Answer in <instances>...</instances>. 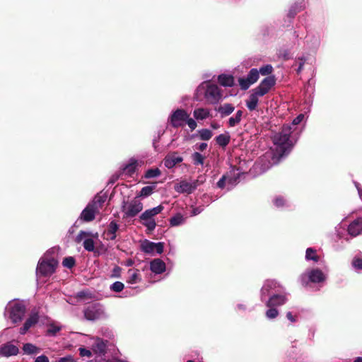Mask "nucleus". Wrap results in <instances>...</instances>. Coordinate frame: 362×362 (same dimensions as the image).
<instances>
[{"instance_id": "nucleus-1", "label": "nucleus", "mask_w": 362, "mask_h": 362, "mask_svg": "<svg viewBox=\"0 0 362 362\" xmlns=\"http://www.w3.org/2000/svg\"><path fill=\"white\" fill-rule=\"evenodd\" d=\"M304 117L303 114H300L293 119L291 124L283 126L281 132L273 136V147L261 156L255 163L256 168H259L262 173L267 171L273 165L277 164L281 158L289 153L293 146V143L290 139L291 133L294 132L293 127L300 124Z\"/></svg>"}, {"instance_id": "nucleus-2", "label": "nucleus", "mask_w": 362, "mask_h": 362, "mask_svg": "<svg viewBox=\"0 0 362 362\" xmlns=\"http://www.w3.org/2000/svg\"><path fill=\"white\" fill-rule=\"evenodd\" d=\"M197 94L202 97L206 103L216 105L223 99V91L219 86L206 81L199 84L197 88Z\"/></svg>"}, {"instance_id": "nucleus-3", "label": "nucleus", "mask_w": 362, "mask_h": 362, "mask_svg": "<svg viewBox=\"0 0 362 362\" xmlns=\"http://www.w3.org/2000/svg\"><path fill=\"white\" fill-rule=\"evenodd\" d=\"M105 201L106 196L99 194L95 195L93 200L90 201L82 211L80 218L84 222L93 221L96 214H99Z\"/></svg>"}, {"instance_id": "nucleus-4", "label": "nucleus", "mask_w": 362, "mask_h": 362, "mask_svg": "<svg viewBox=\"0 0 362 362\" xmlns=\"http://www.w3.org/2000/svg\"><path fill=\"white\" fill-rule=\"evenodd\" d=\"M25 310V305L23 301L11 300L6 306L4 316L13 323H18L23 320Z\"/></svg>"}, {"instance_id": "nucleus-5", "label": "nucleus", "mask_w": 362, "mask_h": 362, "mask_svg": "<svg viewBox=\"0 0 362 362\" xmlns=\"http://www.w3.org/2000/svg\"><path fill=\"white\" fill-rule=\"evenodd\" d=\"M57 265L58 262L55 258L49 257V253H46L38 262L36 274L37 276H49L54 273Z\"/></svg>"}, {"instance_id": "nucleus-6", "label": "nucleus", "mask_w": 362, "mask_h": 362, "mask_svg": "<svg viewBox=\"0 0 362 362\" xmlns=\"http://www.w3.org/2000/svg\"><path fill=\"white\" fill-rule=\"evenodd\" d=\"M143 209V204L139 197L132 199H124L122 204V211L124 218H133Z\"/></svg>"}, {"instance_id": "nucleus-7", "label": "nucleus", "mask_w": 362, "mask_h": 362, "mask_svg": "<svg viewBox=\"0 0 362 362\" xmlns=\"http://www.w3.org/2000/svg\"><path fill=\"white\" fill-rule=\"evenodd\" d=\"M325 279L326 275L317 268L307 269L299 278L300 284L304 286H308L310 284H320Z\"/></svg>"}, {"instance_id": "nucleus-8", "label": "nucleus", "mask_w": 362, "mask_h": 362, "mask_svg": "<svg viewBox=\"0 0 362 362\" xmlns=\"http://www.w3.org/2000/svg\"><path fill=\"white\" fill-rule=\"evenodd\" d=\"M283 288H284L274 280L265 281L261 288V300L264 302L267 297L269 298L272 294L282 291Z\"/></svg>"}, {"instance_id": "nucleus-9", "label": "nucleus", "mask_w": 362, "mask_h": 362, "mask_svg": "<svg viewBox=\"0 0 362 362\" xmlns=\"http://www.w3.org/2000/svg\"><path fill=\"white\" fill-rule=\"evenodd\" d=\"M189 113L184 109H177L172 112L168 117V122L174 128L183 127L185 120L187 119Z\"/></svg>"}, {"instance_id": "nucleus-10", "label": "nucleus", "mask_w": 362, "mask_h": 362, "mask_svg": "<svg viewBox=\"0 0 362 362\" xmlns=\"http://www.w3.org/2000/svg\"><path fill=\"white\" fill-rule=\"evenodd\" d=\"M84 317L88 320H97L105 316L104 308L100 304H93L84 310Z\"/></svg>"}, {"instance_id": "nucleus-11", "label": "nucleus", "mask_w": 362, "mask_h": 362, "mask_svg": "<svg viewBox=\"0 0 362 362\" xmlns=\"http://www.w3.org/2000/svg\"><path fill=\"white\" fill-rule=\"evenodd\" d=\"M276 83V78L274 76H269L264 78L258 86L254 88L252 90L256 93V95L260 97L264 96L269 92L272 88Z\"/></svg>"}, {"instance_id": "nucleus-12", "label": "nucleus", "mask_w": 362, "mask_h": 362, "mask_svg": "<svg viewBox=\"0 0 362 362\" xmlns=\"http://www.w3.org/2000/svg\"><path fill=\"white\" fill-rule=\"evenodd\" d=\"M164 244L163 243H153L148 240H145L141 244V250L146 254L154 255L161 254L163 252Z\"/></svg>"}, {"instance_id": "nucleus-13", "label": "nucleus", "mask_w": 362, "mask_h": 362, "mask_svg": "<svg viewBox=\"0 0 362 362\" xmlns=\"http://www.w3.org/2000/svg\"><path fill=\"white\" fill-rule=\"evenodd\" d=\"M89 235L90 233L81 230L75 238V241L77 243L83 241V245L85 250L88 252H93L95 249V243L92 238H88Z\"/></svg>"}, {"instance_id": "nucleus-14", "label": "nucleus", "mask_w": 362, "mask_h": 362, "mask_svg": "<svg viewBox=\"0 0 362 362\" xmlns=\"http://www.w3.org/2000/svg\"><path fill=\"white\" fill-rule=\"evenodd\" d=\"M287 298L283 289L282 291L272 294V296L267 300H265L264 302L267 307H275L282 305L285 304Z\"/></svg>"}, {"instance_id": "nucleus-15", "label": "nucleus", "mask_w": 362, "mask_h": 362, "mask_svg": "<svg viewBox=\"0 0 362 362\" xmlns=\"http://www.w3.org/2000/svg\"><path fill=\"white\" fill-rule=\"evenodd\" d=\"M197 180H182L175 185V190L178 193L191 194L197 187Z\"/></svg>"}, {"instance_id": "nucleus-16", "label": "nucleus", "mask_w": 362, "mask_h": 362, "mask_svg": "<svg viewBox=\"0 0 362 362\" xmlns=\"http://www.w3.org/2000/svg\"><path fill=\"white\" fill-rule=\"evenodd\" d=\"M18 352V347L13 344L11 342H7L0 346V356L8 358L16 356Z\"/></svg>"}, {"instance_id": "nucleus-17", "label": "nucleus", "mask_w": 362, "mask_h": 362, "mask_svg": "<svg viewBox=\"0 0 362 362\" xmlns=\"http://www.w3.org/2000/svg\"><path fill=\"white\" fill-rule=\"evenodd\" d=\"M183 158L177 152H173L168 154L164 159V165L168 168H174L177 164L182 162Z\"/></svg>"}, {"instance_id": "nucleus-18", "label": "nucleus", "mask_w": 362, "mask_h": 362, "mask_svg": "<svg viewBox=\"0 0 362 362\" xmlns=\"http://www.w3.org/2000/svg\"><path fill=\"white\" fill-rule=\"evenodd\" d=\"M39 316L38 314L35 312H32L29 315L28 318L26 320L23 327L20 329V333L21 334H25L27 331L29 330L30 328L33 327L38 322Z\"/></svg>"}, {"instance_id": "nucleus-19", "label": "nucleus", "mask_w": 362, "mask_h": 362, "mask_svg": "<svg viewBox=\"0 0 362 362\" xmlns=\"http://www.w3.org/2000/svg\"><path fill=\"white\" fill-rule=\"evenodd\" d=\"M348 233L352 237H356L362 232V218H358L353 221L348 226Z\"/></svg>"}, {"instance_id": "nucleus-20", "label": "nucleus", "mask_w": 362, "mask_h": 362, "mask_svg": "<svg viewBox=\"0 0 362 362\" xmlns=\"http://www.w3.org/2000/svg\"><path fill=\"white\" fill-rule=\"evenodd\" d=\"M165 264L160 259H154L150 262V269L153 273L156 274L163 273L165 271Z\"/></svg>"}, {"instance_id": "nucleus-21", "label": "nucleus", "mask_w": 362, "mask_h": 362, "mask_svg": "<svg viewBox=\"0 0 362 362\" xmlns=\"http://www.w3.org/2000/svg\"><path fill=\"white\" fill-rule=\"evenodd\" d=\"M217 80L218 83L223 87H233L235 85V79L231 74H220Z\"/></svg>"}, {"instance_id": "nucleus-22", "label": "nucleus", "mask_w": 362, "mask_h": 362, "mask_svg": "<svg viewBox=\"0 0 362 362\" xmlns=\"http://www.w3.org/2000/svg\"><path fill=\"white\" fill-rule=\"evenodd\" d=\"M193 116L197 120H204L211 116V110L205 107L196 108L193 111Z\"/></svg>"}, {"instance_id": "nucleus-23", "label": "nucleus", "mask_w": 362, "mask_h": 362, "mask_svg": "<svg viewBox=\"0 0 362 362\" xmlns=\"http://www.w3.org/2000/svg\"><path fill=\"white\" fill-rule=\"evenodd\" d=\"M163 209V206L158 205L152 209L146 210L141 214L139 218H154V217L158 214L161 213Z\"/></svg>"}, {"instance_id": "nucleus-24", "label": "nucleus", "mask_w": 362, "mask_h": 362, "mask_svg": "<svg viewBox=\"0 0 362 362\" xmlns=\"http://www.w3.org/2000/svg\"><path fill=\"white\" fill-rule=\"evenodd\" d=\"M137 168V160L135 158H130L127 164L122 168V171L127 175H132Z\"/></svg>"}, {"instance_id": "nucleus-25", "label": "nucleus", "mask_w": 362, "mask_h": 362, "mask_svg": "<svg viewBox=\"0 0 362 362\" xmlns=\"http://www.w3.org/2000/svg\"><path fill=\"white\" fill-rule=\"evenodd\" d=\"M127 282L130 284H135L141 281L140 272L138 269H130L128 270Z\"/></svg>"}, {"instance_id": "nucleus-26", "label": "nucleus", "mask_w": 362, "mask_h": 362, "mask_svg": "<svg viewBox=\"0 0 362 362\" xmlns=\"http://www.w3.org/2000/svg\"><path fill=\"white\" fill-rule=\"evenodd\" d=\"M259 95H256V93L252 90V93L250 95L248 99L245 102L246 107L249 109V110L253 111L256 110L259 103Z\"/></svg>"}, {"instance_id": "nucleus-27", "label": "nucleus", "mask_w": 362, "mask_h": 362, "mask_svg": "<svg viewBox=\"0 0 362 362\" xmlns=\"http://www.w3.org/2000/svg\"><path fill=\"white\" fill-rule=\"evenodd\" d=\"M235 110V107L230 103H224L220 105L217 110L220 116L223 118L231 115Z\"/></svg>"}, {"instance_id": "nucleus-28", "label": "nucleus", "mask_w": 362, "mask_h": 362, "mask_svg": "<svg viewBox=\"0 0 362 362\" xmlns=\"http://www.w3.org/2000/svg\"><path fill=\"white\" fill-rule=\"evenodd\" d=\"M118 229V224L115 221H111L108 226L107 230L105 232L106 238L114 240L116 238V233Z\"/></svg>"}, {"instance_id": "nucleus-29", "label": "nucleus", "mask_w": 362, "mask_h": 362, "mask_svg": "<svg viewBox=\"0 0 362 362\" xmlns=\"http://www.w3.org/2000/svg\"><path fill=\"white\" fill-rule=\"evenodd\" d=\"M93 351L99 355L105 354L106 351V341L98 338L93 345Z\"/></svg>"}, {"instance_id": "nucleus-30", "label": "nucleus", "mask_w": 362, "mask_h": 362, "mask_svg": "<svg viewBox=\"0 0 362 362\" xmlns=\"http://www.w3.org/2000/svg\"><path fill=\"white\" fill-rule=\"evenodd\" d=\"M243 112L240 110H238L235 115L231 116L228 120V125L229 127H234L238 125L243 117Z\"/></svg>"}, {"instance_id": "nucleus-31", "label": "nucleus", "mask_w": 362, "mask_h": 362, "mask_svg": "<svg viewBox=\"0 0 362 362\" xmlns=\"http://www.w3.org/2000/svg\"><path fill=\"white\" fill-rule=\"evenodd\" d=\"M305 259L307 262H317L320 260V256L317 253V250L313 247L306 249Z\"/></svg>"}, {"instance_id": "nucleus-32", "label": "nucleus", "mask_w": 362, "mask_h": 362, "mask_svg": "<svg viewBox=\"0 0 362 362\" xmlns=\"http://www.w3.org/2000/svg\"><path fill=\"white\" fill-rule=\"evenodd\" d=\"M230 141V136L228 132L221 134L216 137V144L223 148L226 147L229 144Z\"/></svg>"}, {"instance_id": "nucleus-33", "label": "nucleus", "mask_w": 362, "mask_h": 362, "mask_svg": "<svg viewBox=\"0 0 362 362\" xmlns=\"http://www.w3.org/2000/svg\"><path fill=\"white\" fill-rule=\"evenodd\" d=\"M40 349L31 343L23 344V351L24 354L35 355L40 352Z\"/></svg>"}, {"instance_id": "nucleus-34", "label": "nucleus", "mask_w": 362, "mask_h": 362, "mask_svg": "<svg viewBox=\"0 0 362 362\" xmlns=\"http://www.w3.org/2000/svg\"><path fill=\"white\" fill-rule=\"evenodd\" d=\"M273 204L277 208H285L290 206L289 202L283 196L278 195L273 199Z\"/></svg>"}, {"instance_id": "nucleus-35", "label": "nucleus", "mask_w": 362, "mask_h": 362, "mask_svg": "<svg viewBox=\"0 0 362 362\" xmlns=\"http://www.w3.org/2000/svg\"><path fill=\"white\" fill-rule=\"evenodd\" d=\"M170 225L172 227H176L185 223V218L181 214H177L169 220Z\"/></svg>"}, {"instance_id": "nucleus-36", "label": "nucleus", "mask_w": 362, "mask_h": 362, "mask_svg": "<svg viewBox=\"0 0 362 362\" xmlns=\"http://www.w3.org/2000/svg\"><path fill=\"white\" fill-rule=\"evenodd\" d=\"M140 220L148 231L151 232L155 230L156 223L154 218H140Z\"/></svg>"}, {"instance_id": "nucleus-37", "label": "nucleus", "mask_w": 362, "mask_h": 362, "mask_svg": "<svg viewBox=\"0 0 362 362\" xmlns=\"http://www.w3.org/2000/svg\"><path fill=\"white\" fill-rule=\"evenodd\" d=\"M230 174L233 173V176H230V175L226 176L228 190H230V189H232V187L237 184L238 180L239 178V173L235 174L234 170L230 171Z\"/></svg>"}, {"instance_id": "nucleus-38", "label": "nucleus", "mask_w": 362, "mask_h": 362, "mask_svg": "<svg viewBox=\"0 0 362 362\" xmlns=\"http://www.w3.org/2000/svg\"><path fill=\"white\" fill-rule=\"evenodd\" d=\"M191 158L194 165H203L204 163L205 156L199 152L193 153Z\"/></svg>"}, {"instance_id": "nucleus-39", "label": "nucleus", "mask_w": 362, "mask_h": 362, "mask_svg": "<svg viewBox=\"0 0 362 362\" xmlns=\"http://www.w3.org/2000/svg\"><path fill=\"white\" fill-rule=\"evenodd\" d=\"M154 189V185L144 187L136 197H139V199L141 197H148L153 193Z\"/></svg>"}, {"instance_id": "nucleus-40", "label": "nucleus", "mask_w": 362, "mask_h": 362, "mask_svg": "<svg viewBox=\"0 0 362 362\" xmlns=\"http://www.w3.org/2000/svg\"><path fill=\"white\" fill-rule=\"evenodd\" d=\"M246 77L247 78V81L254 84L259 79V71H258V69L253 68L250 69Z\"/></svg>"}, {"instance_id": "nucleus-41", "label": "nucleus", "mask_w": 362, "mask_h": 362, "mask_svg": "<svg viewBox=\"0 0 362 362\" xmlns=\"http://www.w3.org/2000/svg\"><path fill=\"white\" fill-rule=\"evenodd\" d=\"M351 265L356 272H360L362 271V257L359 256L354 257Z\"/></svg>"}, {"instance_id": "nucleus-42", "label": "nucleus", "mask_w": 362, "mask_h": 362, "mask_svg": "<svg viewBox=\"0 0 362 362\" xmlns=\"http://www.w3.org/2000/svg\"><path fill=\"white\" fill-rule=\"evenodd\" d=\"M198 133L200 139L204 141H208L213 136V132L208 129H202Z\"/></svg>"}, {"instance_id": "nucleus-43", "label": "nucleus", "mask_w": 362, "mask_h": 362, "mask_svg": "<svg viewBox=\"0 0 362 362\" xmlns=\"http://www.w3.org/2000/svg\"><path fill=\"white\" fill-rule=\"evenodd\" d=\"M160 173V170L158 168H151L146 171L144 177L146 179L157 177Z\"/></svg>"}, {"instance_id": "nucleus-44", "label": "nucleus", "mask_w": 362, "mask_h": 362, "mask_svg": "<svg viewBox=\"0 0 362 362\" xmlns=\"http://www.w3.org/2000/svg\"><path fill=\"white\" fill-rule=\"evenodd\" d=\"M60 330H61L60 326L55 325V324H50V325H49V326L47 327V334L49 336H54Z\"/></svg>"}, {"instance_id": "nucleus-45", "label": "nucleus", "mask_w": 362, "mask_h": 362, "mask_svg": "<svg viewBox=\"0 0 362 362\" xmlns=\"http://www.w3.org/2000/svg\"><path fill=\"white\" fill-rule=\"evenodd\" d=\"M258 71H259V74L262 76H267L272 73L273 67L271 64H266L260 67Z\"/></svg>"}, {"instance_id": "nucleus-46", "label": "nucleus", "mask_w": 362, "mask_h": 362, "mask_svg": "<svg viewBox=\"0 0 362 362\" xmlns=\"http://www.w3.org/2000/svg\"><path fill=\"white\" fill-rule=\"evenodd\" d=\"M269 309H268L266 311V317L269 320H273L275 319L279 315V311L274 307H269Z\"/></svg>"}, {"instance_id": "nucleus-47", "label": "nucleus", "mask_w": 362, "mask_h": 362, "mask_svg": "<svg viewBox=\"0 0 362 362\" xmlns=\"http://www.w3.org/2000/svg\"><path fill=\"white\" fill-rule=\"evenodd\" d=\"M238 83H239V85L240 86V88L243 90H245L247 89H248L250 88V86L251 85H252V83L247 81V78L245 77V78H239L238 79Z\"/></svg>"}, {"instance_id": "nucleus-48", "label": "nucleus", "mask_w": 362, "mask_h": 362, "mask_svg": "<svg viewBox=\"0 0 362 362\" xmlns=\"http://www.w3.org/2000/svg\"><path fill=\"white\" fill-rule=\"evenodd\" d=\"M124 288V285L121 281H115L114 282L110 287V290L114 292H120Z\"/></svg>"}, {"instance_id": "nucleus-49", "label": "nucleus", "mask_w": 362, "mask_h": 362, "mask_svg": "<svg viewBox=\"0 0 362 362\" xmlns=\"http://www.w3.org/2000/svg\"><path fill=\"white\" fill-rule=\"evenodd\" d=\"M75 264V259L72 257H65L62 262V265L64 267L71 269Z\"/></svg>"}, {"instance_id": "nucleus-50", "label": "nucleus", "mask_w": 362, "mask_h": 362, "mask_svg": "<svg viewBox=\"0 0 362 362\" xmlns=\"http://www.w3.org/2000/svg\"><path fill=\"white\" fill-rule=\"evenodd\" d=\"M185 124L188 125L189 129L192 131L194 130L197 126V122L194 119L189 117V115L187 117V119L185 120Z\"/></svg>"}, {"instance_id": "nucleus-51", "label": "nucleus", "mask_w": 362, "mask_h": 362, "mask_svg": "<svg viewBox=\"0 0 362 362\" xmlns=\"http://www.w3.org/2000/svg\"><path fill=\"white\" fill-rule=\"evenodd\" d=\"M302 8V6H298V5H295V6H293L290 10H289V12H288V16L289 17L291 18H293L294 16L298 13L299 12Z\"/></svg>"}, {"instance_id": "nucleus-52", "label": "nucleus", "mask_w": 362, "mask_h": 362, "mask_svg": "<svg viewBox=\"0 0 362 362\" xmlns=\"http://www.w3.org/2000/svg\"><path fill=\"white\" fill-rule=\"evenodd\" d=\"M297 61L298 62V67L296 70L298 74H300L303 69L304 64L306 62V58L305 57H300L297 58Z\"/></svg>"}, {"instance_id": "nucleus-53", "label": "nucleus", "mask_w": 362, "mask_h": 362, "mask_svg": "<svg viewBox=\"0 0 362 362\" xmlns=\"http://www.w3.org/2000/svg\"><path fill=\"white\" fill-rule=\"evenodd\" d=\"M79 353L82 357H88V358L92 355L91 351L90 350L86 349L83 347L79 348Z\"/></svg>"}, {"instance_id": "nucleus-54", "label": "nucleus", "mask_w": 362, "mask_h": 362, "mask_svg": "<svg viewBox=\"0 0 362 362\" xmlns=\"http://www.w3.org/2000/svg\"><path fill=\"white\" fill-rule=\"evenodd\" d=\"M226 185H227L226 175H223L222 177L218 181L217 186L219 188L223 189Z\"/></svg>"}, {"instance_id": "nucleus-55", "label": "nucleus", "mask_w": 362, "mask_h": 362, "mask_svg": "<svg viewBox=\"0 0 362 362\" xmlns=\"http://www.w3.org/2000/svg\"><path fill=\"white\" fill-rule=\"evenodd\" d=\"M204 210L203 206L194 207L192 210V216H197L199 214Z\"/></svg>"}, {"instance_id": "nucleus-56", "label": "nucleus", "mask_w": 362, "mask_h": 362, "mask_svg": "<svg viewBox=\"0 0 362 362\" xmlns=\"http://www.w3.org/2000/svg\"><path fill=\"white\" fill-rule=\"evenodd\" d=\"M35 362H49V358L45 355H40L35 358Z\"/></svg>"}, {"instance_id": "nucleus-57", "label": "nucleus", "mask_w": 362, "mask_h": 362, "mask_svg": "<svg viewBox=\"0 0 362 362\" xmlns=\"http://www.w3.org/2000/svg\"><path fill=\"white\" fill-rule=\"evenodd\" d=\"M60 359H61V362H76V361L74 359V358L70 355H68L64 357H62V358H60Z\"/></svg>"}, {"instance_id": "nucleus-58", "label": "nucleus", "mask_w": 362, "mask_h": 362, "mask_svg": "<svg viewBox=\"0 0 362 362\" xmlns=\"http://www.w3.org/2000/svg\"><path fill=\"white\" fill-rule=\"evenodd\" d=\"M207 147V144L206 143H201V144H197L195 145V148L199 150V151H204L206 148Z\"/></svg>"}, {"instance_id": "nucleus-59", "label": "nucleus", "mask_w": 362, "mask_h": 362, "mask_svg": "<svg viewBox=\"0 0 362 362\" xmlns=\"http://www.w3.org/2000/svg\"><path fill=\"white\" fill-rule=\"evenodd\" d=\"M354 183L356 188L357 189L358 196L360 199L362 200V188L361 187V185L358 182L354 181Z\"/></svg>"}, {"instance_id": "nucleus-60", "label": "nucleus", "mask_w": 362, "mask_h": 362, "mask_svg": "<svg viewBox=\"0 0 362 362\" xmlns=\"http://www.w3.org/2000/svg\"><path fill=\"white\" fill-rule=\"evenodd\" d=\"M235 310L237 311H245L246 310V305L243 303H238L237 304L235 307Z\"/></svg>"}, {"instance_id": "nucleus-61", "label": "nucleus", "mask_w": 362, "mask_h": 362, "mask_svg": "<svg viewBox=\"0 0 362 362\" xmlns=\"http://www.w3.org/2000/svg\"><path fill=\"white\" fill-rule=\"evenodd\" d=\"M286 317L291 322H294L296 320V317L291 312L286 313Z\"/></svg>"}, {"instance_id": "nucleus-62", "label": "nucleus", "mask_w": 362, "mask_h": 362, "mask_svg": "<svg viewBox=\"0 0 362 362\" xmlns=\"http://www.w3.org/2000/svg\"><path fill=\"white\" fill-rule=\"evenodd\" d=\"M120 272V268L119 267H115L113 269L114 276H119L118 273Z\"/></svg>"}, {"instance_id": "nucleus-63", "label": "nucleus", "mask_w": 362, "mask_h": 362, "mask_svg": "<svg viewBox=\"0 0 362 362\" xmlns=\"http://www.w3.org/2000/svg\"><path fill=\"white\" fill-rule=\"evenodd\" d=\"M211 128H213L214 129H217L220 127V125L219 124H218L217 122H212L211 124Z\"/></svg>"}, {"instance_id": "nucleus-64", "label": "nucleus", "mask_w": 362, "mask_h": 362, "mask_svg": "<svg viewBox=\"0 0 362 362\" xmlns=\"http://www.w3.org/2000/svg\"><path fill=\"white\" fill-rule=\"evenodd\" d=\"M76 296H77V297L82 298L83 297H84L86 296V293L84 291H81V292H78Z\"/></svg>"}]
</instances>
